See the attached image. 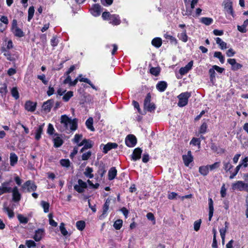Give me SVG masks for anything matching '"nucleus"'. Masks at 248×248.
Instances as JSON below:
<instances>
[{"mask_svg": "<svg viewBox=\"0 0 248 248\" xmlns=\"http://www.w3.org/2000/svg\"><path fill=\"white\" fill-rule=\"evenodd\" d=\"M110 202V200L109 198H108L106 199V202L103 205V213L101 216H100V217H105L109 209V206Z\"/></svg>", "mask_w": 248, "mask_h": 248, "instance_id": "nucleus-25", "label": "nucleus"}, {"mask_svg": "<svg viewBox=\"0 0 248 248\" xmlns=\"http://www.w3.org/2000/svg\"><path fill=\"white\" fill-rule=\"evenodd\" d=\"M240 141L242 148H247L248 147V137L245 136H240Z\"/></svg>", "mask_w": 248, "mask_h": 248, "instance_id": "nucleus-28", "label": "nucleus"}, {"mask_svg": "<svg viewBox=\"0 0 248 248\" xmlns=\"http://www.w3.org/2000/svg\"><path fill=\"white\" fill-rule=\"evenodd\" d=\"M82 75H79L78 77V80L80 82H83L88 83L89 85H90V86L94 90L97 91L98 90V88L96 87L91 81V80L87 78H82Z\"/></svg>", "mask_w": 248, "mask_h": 248, "instance_id": "nucleus-24", "label": "nucleus"}, {"mask_svg": "<svg viewBox=\"0 0 248 248\" xmlns=\"http://www.w3.org/2000/svg\"><path fill=\"white\" fill-rule=\"evenodd\" d=\"M71 119L66 115H63L61 116V123L64 126L63 129L61 130V131H64V130L68 129V124L69 123L71 122Z\"/></svg>", "mask_w": 248, "mask_h": 248, "instance_id": "nucleus-9", "label": "nucleus"}, {"mask_svg": "<svg viewBox=\"0 0 248 248\" xmlns=\"http://www.w3.org/2000/svg\"><path fill=\"white\" fill-rule=\"evenodd\" d=\"M210 170H213L215 169H217L220 166L219 162H216L212 165H207Z\"/></svg>", "mask_w": 248, "mask_h": 248, "instance_id": "nucleus-59", "label": "nucleus"}, {"mask_svg": "<svg viewBox=\"0 0 248 248\" xmlns=\"http://www.w3.org/2000/svg\"><path fill=\"white\" fill-rule=\"evenodd\" d=\"M200 22L206 26L212 24L213 19L211 17H203L200 19Z\"/></svg>", "mask_w": 248, "mask_h": 248, "instance_id": "nucleus-35", "label": "nucleus"}, {"mask_svg": "<svg viewBox=\"0 0 248 248\" xmlns=\"http://www.w3.org/2000/svg\"><path fill=\"white\" fill-rule=\"evenodd\" d=\"M164 37L166 39H169L170 40V43L172 44H174V45H177V39H176V38H175L174 37L171 36V35H169L167 33H166L164 35Z\"/></svg>", "mask_w": 248, "mask_h": 248, "instance_id": "nucleus-42", "label": "nucleus"}, {"mask_svg": "<svg viewBox=\"0 0 248 248\" xmlns=\"http://www.w3.org/2000/svg\"><path fill=\"white\" fill-rule=\"evenodd\" d=\"M193 65V61H190L185 67H181L179 70V73L181 75H185L191 69Z\"/></svg>", "mask_w": 248, "mask_h": 248, "instance_id": "nucleus-7", "label": "nucleus"}, {"mask_svg": "<svg viewBox=\"0 0 248 248\" xmlns=\"http://www.w3.org/2000/svg\"><path fill=\"white\" fill-rule=\"evenodd\" d=\"M78 124H77V120L76 119H74L73 120H71V122L69 123L68 124V128L72 131H75L77 129Z\"/></svg>", "mask_w": 248, "mask_h": 248, "instance_id": "nucleus-37", "label": "nucleus"}, {"mask_svg": "<svg viewBox=\"0 0 248 248\" xmlns=\"http://www.w3.org/2000/svg\"><path fill=\"white\" fill-rule=\"evenodd\" d=\"M123 225V220L122 219L116 220L113 224V227L116 230H120Z\"/></svg>", "mask_w": 248, "mask_h": 248, "instance_id": "nucleus-51", "label": "nucleus"}, {"mask_svg": "<svg viewBox=\"0 0 248 248\" xmlns=\"http://www.w3.org/2000/svg\"><path fill=\"white\" fill-rule=\"evenodd\" d=\"M191 95V93L188 92L180 93L178 96L179 99L178 106L180 107H183L186 106L188 103V100Z\"/></svg>", "mask_w": 248, "mask_h": 248, "instance_id": "nucleus-1", "label": "nucleus"}, {"mask_svg": "<svg viewBox=\"0 0 248 248\" xmlns=\"http://www.w3.org/2000/svg\"><path fill=\"white\" fill-rule=\"evenodd\" d=\"M201 140L200 138H193L190 142V144H192L194 146L198 145L199 147L200 146Z\"/></svg>", "mask_w": 248, "mask_h": 248, "instance_id": "nucleus-53", "label": "nucleus"}, {"mask_svg": "<svg viewBox=\"0 0 248 248\" xmlns=\"http://www.w3.org/2000/svg\"><path fill=\"white\" fill-rule=\"evenodd\" d=\"M44 125L45 124H42L40 125L37 128L35 136V139L36 140H39L41 139Z\"/></svg>", "mask_w": 248, "mask_h": 248, "instance_id": "nucleus-23", "label": "nucleus"}, {"mask_svg": "<svg viewBox=\"0 0 248 248\" xmlns=\"http://www.w3.org/2000/svg\"><path fill=\"white\" fill-rule=\"evenodd\" d=\"M142 150L140 148H137L134 149L132 155V159L136 161L140 159L141 157V155Z\"/></svg>", "mask_w": 248, "mask_h": 248, "instance_id": "nucleus-16", "label": "nucleus"}, {"mask_svg": "<svg viewBox=\"0 0 248 248\" xmlns=\"http://www.w3.org/2000/svg\"><path fill=\"white\" fill-rule=\"evenodd\" d=\"M36 104L31 101H28L26 102L25 105V109L30 112H33L36 109Z\"/></svg>", "mask_w": 248, "mask_h": 248, "instance_id": "nucleus-19", "label": "nucleus"}, {"mask_svg": "<svg viewBox=\"0 0 248 248\" xmlns=\"http://www.w3.org/2000/svg\"><path fill=\"white\" fill-rule=\"evenodd\" d=\"M125 142L128 147H133L135 146L137 143V139L135 136L129 135L126 137Z\"/></svg>", "mask_w": 248, "mask_h": 248, "instance_id": "nucleus-5", "label": "nucleus"}, {"mask_svg": "<svg viewBox=\"0 0 248 248\" xmlns=\"http://www.w3.org/2000/svg\"><path fill=\"white\" fill-rule=\"evenodd\" d=\"M59 43L58 39L56 36H53L52 39L50 40L51 45L53 47L56 46Z\"/></svg>", "mask_w": 248, "mask_h": 248, "instance_id": "nucleus-61", "label": "nucleus"}, {"mask_svg": "<svg viewBox=\"0 0 248 248\" xmlns=\"http://www.w3.org/2000/svg\"><path fill=\"white\" fill-rule=\"evenodd\" d=\"M178 37L184 42H186L188 40V36L186 35V30H184L183 32L178 34Z\"/></svg>", "mask_w": 248, "mask_h": 248, "instance_id": "nucleus-40", "label": "nucleus"}, {"mask_svg": "<svg viewBox=\"0 0 248 248\" xmlns=\"http://www.w3.org/2000/svg\"><path fill=\"white\" fill-rule=\"evenodd\" d=\"M182 159L185 165L188 167L190 163L193 161V156L192 155L191 152L190 151H188L187 155H183Z\"/></svg>", "mask_w": 248, "mask_h": 248, "instance_id": "nucleus-6", "label": "nucleus"}, {"mask_svg": "<svg viewBox=\"0 0 248 248\" xmlns=\"http://www.w3.org/2000/svg\"><path fill=\"white\" fill-rule=\"evenodd\" d=\"M224 225V228H222L219 229L220 236H225L226 232L228 230L229 223L227 221H225Z\"/></svg>", "mask_w": 248, "mask_h": 248, "instance_id": "nucleus-43", "label": "nucleus"}, {"mask_svg": "<svg viewBox=\"0 0 248 248\" xmlns=\"http://www.w3.org/2000/svg\"><path fill=\"white\" fill-rule=\"evenodd\" d=\"M23 189H27L28 192L34 191L37 189L36 185L31 180L26 181L22 186Z\"/></svg>", "mask_w": 248, "mask_h": 248, "instance_id": "nucleus-4", "label": "nucleus"}, {"mask_svg": "<svg viewBox=\"0 0 248 248\" xmlns=\"http://www.w3.org/2000/svg\"><path fill=\"white\" fill-rule=\"evenodd\" d=\"M93 146V142L91 140L86 139V142L84 143V146L81 149L80 152L83 153L85 150L92 148Z\"/></svg>", "mask_w": 248, "mask_h": 248, "instance_id": "nucleus-27", "label": "nucleus"}, {"mask_svg": "<svg viewBox=\"0 0 248 248\" xmlns=\"http://www.w3.org/2000/svg\"><path fill=\"white\" fill-rule=\"evenodd\" d=\"M11 181H5L2 183L0 186V195L7 193L11 192L13 188L9 186Z\"/></svg>", "mask_w": 248, "mask_h": 248, "instance_id": "nucleus-3", "label": "nucleus"}, {"mask_svg": "<svg viewBox=\"0 0 248 248\" xmlns=\"http://www.w3.org/2000/svg\"><path fill=\"white\" fill-rule=\"evenodd\" d=\"M109 20V23L113 25H118L121 23L120 16L118 15H112Z\"/></svg>", "mask_w": 248, "mask_h": 248, "instance_id": "nucleus-18", "label": "nucleus"}, {"mask_svg": "<svg viewBox=\"0 0 248 248\" xmlns=\"http://www.w3.org/2000/svg\"><path fill=\"white\" fill-rule=\"evenodd\" d=\"M3 210L5 212H7L8 217L10 218H12L14 217V213L12 210L10 209L8 207H4Z\"/></svg>", "mask_w": 248, "mask_h": 248, "instance_id": "nucleus-55", "label": "nucleus"}, {"mask_svg": "<svg viewBox=\"0 0 248 248\" xmlns=\"http://www.w3.org/2000/svg\"><path fill=\"white\" fill-rule=\"evenodd\" d=\"M162 44V39L159 37H155L152 41V45L156 48L160 47Z\"/></svg>", "mask_w": 248, "mask_h": 248, "instance_id": "nucleus-34", "label": "nucleus"}, {"mask_svg": "<svg viewBox=\"0 0 248 248\" xmlns=\"http://www.w3.org/2000/svg\"><path fill=\"white\" fill-rule=\"evenodd\" d=\"M54 102L53 99H49L45 102L42 106V108L46 112H50Z\"/></svg>", "mask_w": 248, "mask_h": 248, "instance_id": "nucleus-12", "label": "nucleus"}, {"mask_svg": "<svg viewBox=\"0 0 248 248\" xmlns=\"http://www.w3.org/2000/svg\"><path fill=\"white\" fill-rule=\"evenodd\" d=\"M93 168L87 167L85 169V171L84 172V174L86 177L91 179L93 178L94 176L93 174Z\"/></svg>", "mask_w": 248, "mask_h": 248, "instance_id": "nucleus-36", "label": "nucleus"}, {"mask_svg": "<svg viewBox=\"0 0 248 248\" xmlns=\"http://www.w3.org/2000/svg\"><path fill=\"white\" fill-rule=\"evenodd\" d=\"M73 96V92L71 91H68L63 95L62 99L65 102H68Z\"/></svg>", "mask_w": 248, "mask_h": 248, "instance_id": "nucleus-45", "label": "nucleus"}, {"mask_svg": "<svg viewBox=\"0 0 248 248\" xmlns=\"http://www.w3.org/2000/svg\"><path fill=\"white\" fill-rule=\"evenodd\" d=\"M117 171L115 168V167H112L108 170V179L109 180H112L114 179L116 175H117Z\"/></svg>", "mask_w": 248, "mask_h": 248, "instance_id": "nucleus-26", "label": "nucleus"}, {"mask_svg": "<svg viewBox=\"0 0 248 248\" xmlns=\"http://www.w3.org/2000/svg\"><path fill=\"white\" fill-rule=\"evenodd\" d=\"M60 231H61L62 234L63 236H66L68 234L69 235H70V234H68V232L67 231V230H66L65 228L64 227V223L62 222V223H61L60 224Z\"/></svg>", "mask_w": 248, "mask_h": 248, "instance_id": "nucleus-52", "label": "nucleus"}, {"mask_svg": "<svg viewBox=\"0 0 248 248\" xmlns=\"http://www.w3.org/2000/svg\"><path fill=\"white\" fill-rule=\"evenodd\" d=\"M208 205H209V221H210L213 216L214 211V202L212 198L208 199Z\"/></svg>", "mask_w": 248, "mask_h": 248, "instance_id": "nucleus-17", "label": "nucleus"}, {"mask_svg": "<svg viewBox=\"0 0 248 248\" xmlns=\"http://www.w3.org/2000/svg\"><path fill=\"white\" fill-rule=\"evenodd\" d=\"M11 192H12L13 201L15 202H19L21 199V195L18 191L17 187L16 186L14 187Z\"/></svg>", "mask_w": 248, "mask_h": 248, "instance_id": "nucleus-10", "label": "nucleus"}, {"mask_svg": "<svg viewBox=\"0 0 248 248\" xmlns=\"http://www.w3.org/2000/svg\"><path fill=\"white\" fill-rule=\"evenodd\" d=\"M214 57L218 58L220 62L223 64L225 62L224 56L222 55V53L220 51H216L214 54Z\"/></svg>", "mask_w": 248, "mask_h": 248, "instance_id": "nucleus-39", "label": "nucleus"}, {"mask_svg": "<svg viewBox=\"0 0 248 248\" xmlns=\"http://www.w3.org/2000/svg\"><path fill=\"white\" fill-rule=\"evenodd\" d=\"M3 55L6 57V59L8 61H10L11 62H13V61H15V58L14 57V56H13L11 55V54L10 53V52L9 51L7 52H6V53H4Z\"/></svg>", "mask_w": 248, "mask_h": 248, "instance_id": "nucleus-64", "label": "nucleus"}, {"mask_svg": "<svg viewBox=\"0 0 248 248\" xmlns=\"http://www.w3.org/2000/svg\"><path fill=\"white\" fill-rule=\"evenodd\" d=\"M41 205L43 208L45 213H48L49 212V203L45 201H42L41 202Z\"/></svg>", "mask_w": 248, "mask_h": 248, "instance_id": "nucleus-50", "label": "nucleus"}, {"mask_svg": "<svg viewBox=\"0 0 248 248\" xmlns=\"http://www.w3.org/2000/svg\"><path fill=\"white\" fill-rule=\"evenodd\" d=\"M223 169L226 171H229L231 173V170L233 168V166L230 163V160L226 158L223 161Z\"/></svg>", "mask_w": 248, "mask_h": 248, "instance_id": "nucleus-22", "label": "nucleus"}, {"mask_svg": "<svg viewBox=\"0 0 248 248\" xmlns=\"http://www.w3.org/2000/svg\"><path fill=\"white\" fill-rule=\"evenodd\" d=\"M248 26V19H246L244 21L243 25L242 26L237 25V29L238 30L242 32L245 33L247 32V27Z\"/></svg>", "mask_w": 248, "mask_h": 248, "instance_id": "nucleus-31", "label": "nucleus"}, {"mask_svg": "<svg viewBox=\"0 0 248 248\" xmlns=\"http://www.w3.org/2000/svg\"><path fill=\"white\" fill-rule=\"evenodd\" d=\"M12 95L16 99H17L19 97L18 91L16 87H14L11 90Z\"/></svg>", "mask_w": 248, "mask_h": 248, "instance_id": "nucleus-54", "label": "nucleus"}, {"mask_svg": "<svg viewBox=\"0 0 248 248\" xmlns=\"http://www.w3.org/2000/svg\"><path fill=\"white\" fill-rule=\"evenodd\" d=\"M11 31L14 33V35L16 37L20 38L23 37L25 35L24 32L18 27L12 30Z\"/></svg>", "mask_w": 248, "mask_h": 248, "instance_id": "nucleus-29", "label": "nucleus"}, {"mask_svg": "<svg viewBox=\"0 0 248 248\" xmlns=\"http://www.w3.org/2000/svg\"><path fill=\"white\" fill-rule=\"evenodd\" d=\"M82 138V134H76L74 136V138L72 140V141L74 143H78L79 142V141L81 140Z\"/></svg>", "mask_w": 248, "mask_h": 248, "instance_id": "nucleus-62", "label": "nucleus"}, {"mask_svg": "<svg viewBox=\"0 0 248 248\" xmlns=\"http://www.w3.org/2000/svg\"><path fill=\"white\" fill-rule=\"evenodd\" d=\"M76 227L79 231H82L85 227V222L82 220L78 221L76 222Z\"/></svg>", "mask_w": 248, "mask_h": 248, "instance_id": "nucleus-44", "label": "nucleus"}, {"mask_svg": "<svg viewBox=\"0 0 248 248\" xmlns=\"http://www.w3.org/2000/svg\"><path fill=\"white\" fill-rule=\"evenodd\" d=\"M17 218L19 221L22 224H26L29 221V219L21 214H19L17 215Z\"/></svg>", "mask_w": 248, "mask_h": 248, "instance_id": "nucleus-47", "label": "nucleus"}, {"mask_svg": "<svg viewBox=\"0 0 248 248\" xmlns=\"http://www.w3.org/2000/svg\"><path fill=\"white\" fill-rule=\"evenodd\" d=\"M18 157L15 153H11L10 155V165L14 166L17 162Z\"/></svg>", "mask_w": 248, "mask_h": 248, "instance_id": "nucleus-30", "label": "nucleus"}, {"mask_svg": "<svg viewBox=\"0 0 248 248\" xmlns=\"http://www.w3.org/2000/svg\"><path fill=\"white\" fill-rule=\"evenodd\" d=\"M26 245L29 248H33L36 246V243L32 240H26Z\"/></svg>", "mask_w": 248, "mask_h": 248, "instance_id": "nucleus-63", "label": "nucleus"}, {"mask_svg": "<svg viewBox=\"0 0 248 248\" xmlns=\"http://www.w3.org/2000/svg\"><path fill=\"white\" fill-rule=\"evenodd\" d=\"M150 73L155 76H157L160 72V69L159 67H152L150 69Z\"/></svg>", "mask_w": 248, "mask_h": 248, "instance_id": "nucleus-49", "label": "nucleus"}, {"mask_svg": "<svg viewBox=\"0 0 248 248\" xmlns=\"http://www.w3.org/2000/svg\"><path fill=\"white\" fill-rule=\"evenodd\" d=\"M92 155V152L90 151L84 153L81 156V159L82 160H87L89 159Z\"/></svg>", "mask_w": 248, "mask_h": 248, "instance_id": "nucleus-57", "label": "nucleus"}, {"mask_svg": "<svg viewBox=\"0 0 248 248\" xmlns=\"http://www.w3.org/2000/svg\"><path fill=\"white\" fill-rule=\"evenodd\" d=\"M167 86L168 84L166 81H160L157 83L156 88L158 91L163 92L166 90Z\"/></svg>", "mask_w": 248, "mask_h": 248, "instance_id": "nucleus-21", "label": "nucleus"}, {"mask_svg": "<svg viewBox=\"0 0 248 248\" xmlns=\"http://www.w3.org/2000/svg\"><path fill=\"white\" fill-rule=\"evenodd\" d=\"M228 62L232 66V70L233 71H236L242 68V65L236 62L235 59H228L227 60Z\"/></svg>", "mask_w": 248, "mask_h": 248, "instance_id": "nucleus-11", "label": "nucleus"}, {"mask_svg": "<svg viewBox=\"0 0 248 248\" xmlns=\"http://www.w3.org/2000/svg\"><path fill=\"white\" fill-rule=\"evenodd\" d=\"M216 43L220 47L221 49H225L228 48L227 43L223 41L219 37L216 38Z\"/></svg>", "mask_w": 248, "mask_h": 248, "instance_id": "nucleus-33", "label": "nucleus"}, {"mask_svg": "<svg viewBox=\"0 0 248 248\" xmlns=\"http://www.w3.org/2000/svg\"><path fill=\"white\" fill-rule=\"evenodd\" d=\"M54 146L58 148L60 147L63 143V141L62 139L59 137L55 138L53 140Z\"/></svg>", "mask_w": 248, "mask_h": 248, "instance_id": "nucleus-41", "label": "nucleus"}, {"mask_svg": "<svg viewBox=\"0 0 248 248\" xmlns=\"http://www.w3.org/2000/svg\"><path fill=\"white\" fill-rule=\"evenodd\" d=\"M224 10L227 14L232 16H234V13L232 8V3L231 1H228L224 3Z\"/></svg>", "mask_w": 248, "mask_h": 248, "instance_id": "nucleus-8", "label": "nucleus"}, {"mask_svg": "<svg viewBox=\"0 0 248 248\" xmlns=\"http://www.w3.org/2000/svg\"><path fill=\"white\" fill-rule=\"evenodd\" d=\"M85 124L87 128L92 131H94V128L93 126V119L92 117H90L86 120Z\"/></svg>", "mask_w": 248, "mask_h": 248, "instance_id": "nucleus-38", "label": "nucleus"}, {"mask_svg": "<svg viewBox=\"0 0 248 248\" xmlns=\"http://www.w3.org/2000/svg\"><path fill=\"white\" fill-rule=\"evenodd\" d=\"M245 183L241 181H237L236 183L233 184L232 188L233 190H239L243 191L244 190Z\"/></svg>", "mask_w": 248, "mask_h": 248, "instance_id": "nucleus-20", "label": "nucleus"}, {"mask_svg": "<svg viewBox=\"0 0 248 248\" xmlns=\"http://www.w3.org/2000/svg\"><path fill=\"white\" fill-rule=\"evenodd\" d=\"M215 70L214 69V68H210L209 70V74L210 75V81L212 82H214V80H215L216 78V72Z\"/></svg>", "mask_w": 248, "mask_h": 248, "instance_id": "nucleus-46", "label": "nucleus"}, {"mask_svg": "<svg viewBox=\"0 0 248 248\" xmlns=\"http://www.w3.org/2000/svg\"><path fill=\"white\" fill-rule=\"evenodd\" d=\"M91 13L94 16H99L101 13V6L98 4H95L93 5L90 10Z\"/></svg>", "mask_w": 248, "mask_h": 248, "instance_id": "nucleus-13", "label": "nucleus"}, {"mask_svg": "<svg viewBox=\"0 0 248 248\" xmlns=\"http://www.w3.org/2000/svg\"><path fill=\"white\" fill-rule=\"evenodd\" d=\"M34 13V9L33 6H31L29 7L28 10V21H30V20L32 18Z\"/></svg>", "mask_w": 248, "mask_h": 248, "instance_id": "nucleus-48", "label": "nucleus"}, {"mask_svg": "<svg viewBox=\"0 0 248 248\" xmlns=\"http://www.w3.org/2000/svg\"><path fill=\"white\" fill-rule=\"evenodd\" d=\"M118 147V144L116 143L108 142L107 144L104 145L103 153L107 154L108 152L112 149H116Z\"/></svg>", "mask_w": 248, "mask_h": 248, "instance_id": "nucleus-15", "label": "nucleus"}, {"mask_svg": "<svg viewBox=\"0 0 248 248\" xmlns=\"http://www.w3.org/2000/svg\"><path fill=\"white\" fill-rule=\"evenodd\" d=\"M70 163L69 159H62L60 160V164L63 167L68 168L70 166Z\"/></svg>", "mask_w": 248, "mask_h": 248, "instance_id": "nucleus-60", "label": "nucleus"}, {"mask_svg": "<svg viewBox=\"0 0 248 248\" xmlns=\"http://www.w3.org/2000/svg\"><path fill=\"white\" fill-rule=\"evenodd\" d=\"M151 95L148 93L144 101V108L149 112L154 111L156 107L153 103H151Z\"/></svg>", "mask_w": 248, "mask_h": 248, "instance_id": "nucleus-2", "label": "nucleus"}, {"mask_svg": "<svg viewBox=\"0 0 248 248\" xmlns=\"http://www.w3.org/2000/svg\"><path fill=\"white\" fill-rule=\"evenodd\" d=\"M45 234V231L43 229H38L37 230L35 231L34 235L33 236V239L36 241L38 242L41 240L43 236Z\"/></svg>", "mask_w": 248, "mask_h": 248, "instance_id": "nucleus-14", "label": "nucleus"}, {"mask_svg": "<svg viewBox=\"0 0 248 248\" xmlns=\"http://www.w3.org/2000/svg\"><path fill=\"white\" fill-rule=\"evenodd\" d=\"M209 170L207 165L202 166L199 168L200 173L203 176H206L208 174Z\"/></svg>", "mask_w": 248, "mask_h": 248, "instance_id": "nucleus-32", "label": "nucleus"}, {"mask_svg": "<svg viewBox=\"0 0 248 248\" xmlns=\"http://www.w3.org/2000/svg\"><path fill=\"white\" fill-rule=\"evenodd\" d=\"M37 78L41 80L45 85H47L48 82V80L46 79V76L44 74L38 75Z\"/></svg>", "mask_w": 248, "mask_h": 248, "instance_id": "nucleus-58", "label": "nucleus"}, {"mask_svg": "<svg viewBox=\"0 0 248 248\" xmlns=\"http://www.w3.org/2000/svg\"><path fill=\"white\" fill-rule=\"evenodd\" d=\"M242 167V164H239L235 169V171L233 173H232L231 175L230 176V179H233L235 176L238 173L239 170H240L241 167Z\"/></svg>", "mask_w": 248, "mask_h": 248, "instance_id": "nucleus-56", "label": "nucleus"}]
</instances>
